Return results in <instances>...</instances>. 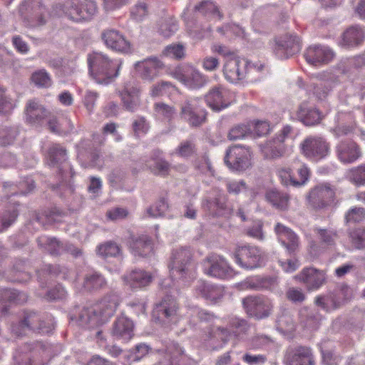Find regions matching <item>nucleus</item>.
<instances>
[{"label": "nucleus", "mask_w": 365, "mask_h": 365, "mask_svg": "<svg viewBox=\"0 0 365 365\" xmlns=\"http://www.w3.org/2000/svg\"><path fill=\"white\" fill-rule=\"evenodd\" d=\"M119 302L117 294H106L98 302L81 311L79 316L81 325L91 329L103 324L114 314Z\"/></svg>", "instance_id": "1"}, {"label": "nucleus", "mask_w": 365, "mask_h": 365, "mask_svg": "<svg viewBox=\"0 0 365 365\" xmlns=\"http://www.w3.org/2000/svg\"><path fill=\"white\" fill-rule=\"evenodd\" d=\"M87 60L91 75L102 84H108L116 78L123 63L120 59H111L101 52L88 54Z\"/></svg>", "instance_id": "2"}, {"label": "nucleus", "mask_w": 365, "mask_h": 365, "mask_svg": "<svg viewBox=\"0 0 365 365\" xmlns=\"http://www.w3.org/2000/svg\"><path fill=\"white\" fill-rule=\"evenodd\" d=\"M54 319L50 314L24 311L19 322L12 326L11 331L17 336L26 335L28 331L48 334L54 329Z\"/></svg>", "instance_id": "3"}, {"label": "nucleus", "mask_w": 365, "mask_h": 365, "mask_svg": "<svg viewBox=\"0 0 365 365\" xmlns=\"http://www.w3.org/2000/svg\"><path fill=\"white\" fill-rule=\"evenodd\" d=\"M170 274L178 278L184 285L189 284L196 277V266L192 261V253L187 247L175 250L169 264Z\"/></svg>", "instance_id": "4"}, {"label": "nucleus", "mask_w": 365, "mask_h": 365, "mask_svg": "<svg viewBox=\"0 0 365 365\" xmlns=\"http://www.w3.org/2000/svg\"><path fill=\"white\" fill-rule=\"evenodd\" d=\"M51 358L50 347L38 341L24 344L14 355L16 365H47Z\"/></svg>", "instance_id": "5"}, {"label": "nucleus", "mask_w": 365, "mask_h": 365, "mask_svg": "<svg viewBox=\"0 0 365 365\" xmlns=\"http://www.w3.org/2000/svg\"><path fill=\"white\" fill-rule=\"evenodd\" d=\"M336 189L329 182H322L312 188L307 197V204L313 210H319L336 205Z\"/></svg>", "instance_id": "6"}, {"label": "nucleus", "mask_w": 365, "mask_h": 365, "mask_svg": "<svg viewBox=\"0 0 365 365\" xmlns=\"http://www.w3.org/2000/svg\"><path fill=\"white\" fill-rule=\"evenodd\" d=\"M19 13L24 16L25 26L29 28L45 25L51 16L40 0H25L19 6Z\"/></svg>", "instance_id": "7"}, {"label": "nucleus", "mask_w": 365, "mask_h": 365, "mask_svg": "<svg viewBox=\"0 0 365 365\" xmlns=\"http://www.w3.org/2000/svg\"><path fill=\"white\" fill-rule=\"evenodd\" d=\"M263 68L264 65L262 63H251L237 55L225 60L223 66V74L227 81L237 83L253 70L260 71Z\"/></svg>", "instance_id": "8"}, {"label": "nucleus", "mask_w": 365, "mask_h": 365, "mask_svg": "<svg viewBox=\"0 0 365 365\" xmlns=\"http://www.w3.org/2000/svg\"><path fill=\"white\" fill-rule=\"evenodd\" d=\"M231 257L240 267L252 270L262 266L264 256L259 247L247 244L236 246Z\"/></svg>", "instance_id": "9"}, {"label": "nucleus", "mask_w": 365, "mask_h": 365, "mask_svg": "<svg viewBox=\"0 0 365 365\" xmlns=\"http://www.w3.org/2000/svg\"><path fill=\"white\" fill-rule=\"evenodd\" d=\"M63 11L70 20L81 22L91 19L97 12V5L93 0H68Z\"/></svg>", "instance_id": "10"}, {"label": "nucleus", "mask_w": 365, "mask_h": 365, "mask_svg": "<svg viewBox=\"0 0 365 365\" xmlns=\"http://www.w3.org/2000/svg\"><path fill=\"white\" fill-rule=\"evenodd\" d=\"M314 238L309 241L311 252L319 254L336 247L339 240V234L332 228H313Z\"/></svg>", "instance_id": "11"}, {"label": "nucleus", "mask_w": 365, "mask_h": 365, "mask_svg": "<svg viewBox=\"0 0 365 365\" xmlns=\"http://www.w3.org/2000/svg\"><path fill=\"white\" fill-rule=\"evenodd\" d=\"M292 167L297 170V175L293 173V169L287 167H279L276 170V175L281 183L285 186L301 187L304 185L310 176L308 167L298 160H294Z\"/></svg>", "instance_id": "12"}, {"label": "nucleus", "mask_w": 365, "mask_h": 365, "mask_svg": "<svg viewBox=\"0 0 365 365\" xmlns=\"http://www.w3.org/2000/svg\"><path fill=\"white\" fill-rule=\"evenodd\" d=\"M251 157L252 153L249 148L235 145L227 150L224 161L230 169L242 171L251 165Z\"/></svg>", "instance_id": "13"}, {"label": "nucleus", "mask_w": 365, "mask_h": 365, "mask_svg": "<svg viewBox=\"0 0 365 365\" xmlns=\"http://www.w3.org/2000/svg\"><path fill=\"white\" fill-rule=\"evenodd\" d=\"M247 314L258 319L268 317L272 311V300L264 295L248 296L242 299Z\"/></svg>", "instance_id": "14"}, {"label": "nucleus", "mask_w": 365, "mask_h": 365, "mask_svg": "<svg viewBox=\"0 0 365 365\" xmlns=\"http://www.w3.org/2000/svg\"><path fill=\"white\" fill-rule=\"evenodd\" d=\"M202 268L206 275L220 279L226 278L231 271L227 259L215 253L208 255L202 260Z\"/></svg>", "instance_id": "15"}, {"label": "nucleus", "mask_w": 365, "mask_h": 365, "mask_svg": "<svg viewBox=\"0 0 365 365\" xmlns=\"http://www.w3.org/2000/svg\"><path fill=\"white\" fill-rule=\"evenodd\" d=\"M302 154L313 161L320 160L329 153V144L321 137L307 138L301 145Z\"/></svg>", "instance_id": "16"}, {"label": "nucleus", "mask_w": 365, "mask_h": 365, "mask_svg": "<svg viewBox=\"0 0 365 365\" xmlns=\"http://www.w3.org/2000/svg\"><path fill=\"white\" fill-rule=\"evenodd\" d=\"M158 352L160 358L155 365H191V359L177 343L171 342Z\"/></svg>", "instance_id": "17"}, {"label": "nucleus", "mask_w": 365, "mask_h": 365, "mask_svg": "<svg viewBox=\"0 0 365 365\" xmlns=\"http://www.w3.org/2000/svg\"><path fill=\"white\" fill-rule=\"evenodd\" d=\"M292 128L290 126H284L275 137L261 146V150L264 158L274 159L282 157L285 151L284 141L290 134Z\"/></svg>", "instance_id": "18"}, {"label": "nucleus", "mask_w": 365, "mask_h": 365, "mask_svg": "<svg viewBox=\"0 0 365 365\" xmlns=\"http://www.w3.org/2000/svg\"><path fill=\"white\" fill-rule=\"evenodd\" d=\"M208 107L215 111H220L227 108L232 102V93L222 86L211 88L205 96Z\"/></svg>", "instance_id": "19"}, {"label": "nucleus", "mask_w": 365, "mask_h": 365, "mask_svg": "<svg viewBox=\"0 0 365 365\" xmlns=\"http://www.w3.org/2000/svg\"><path fill=\"white\" fill-rule=\"evenodd\" d=\"M101 39L106 46L114 51L128 53L131 51L130 42L119 31L108 29L101 33Z\"/></svg>", "instance_id": "20"}, {"label": "nucleus", "mask_w": 365, "mask_h": 365, "mask_svg": "<svg viewBox=\"0 0 365 365\" xmlns=\"http://www.w3.org/2000/svg\"><path fill=\"white\" fill-rule=\"evenodd\" d=\"M300 50V40L296 35L285 34L276 40L274 53L279 58H289Z\"/></svg>", "instance_id": "21"}, {"label": "nucleus", "mask_w": 365, "mask_h": 365, "mask_svg": "<svg viewBox=\"0 0 365 365\" xmlns=\"http://www.w3.org/2000/svg\"><path fill=\"white\" fill-rule=\"evenodd\" d=\"M334 152L338 160L343 164L353 163L361 156L359 145L350 140L339 142L334 148Z\"/></svg>", "instance_id": "22"}, {"label": "nucleus", "mask_w": 365, "mask_h": 365, "mask_svg": "<svg viewBox=\"0 0 365 365\" xmlns=\"http://www.w3.org/2000/svg\"><path fill=\"white\" fill-rule=\"evenodd\" d=\"M179 306L175 299L165 297L153 309V316L159 321L168 322L178 319Z\"/></svg>", "instance_id": "23"}, {"label": "nucleus", "mask_w": 365, "mask_h": 365, "mask_svg": "<svg viewBox=\"0 0 365 365\" xmlns=\"http://www.w3.org/2000/svg\"><path fill=\"white\" fill-rule=\"evenodd\" d=\"M294 278L305 284L309 291L319 289L326 282V274L322 270L305 267Z\"/></svg>", "instance_id": "24"}, {"label": "nucleus", "mask_w": 365, "mask_h": 365, "mask_svg": "<svg viewBox=\"0 0 365 365\" xmlns=\"http://www.w3.org/2000/svg\"><path fill=\"white\" fill-rule=\"evenodd\" d=\"M199 99L187 100L181 106V117L190 125L198 126L205 120V113L200 110Z\"/></svg>", "instance_id": "25"}, {"label": "nucleus", "mask_w": 365, "mask_h": 365, "mask_svg": "<svg viewBox=\"0 0 365 365\" xmlns=\"http://www.w3.org/2000/svg\"><path fill=\"white\" fill-rule=\"evenodd\" d=\"M122 279L125 286L133 290L140 289L150 284L153 274L142 269H134L125 274Z\"/></svg>", "instance_id": "26"}, {"label": "nucleus", "mask_w": 365, "mask_h": 365, "mask_svg": "<svg viewBox=\"0 0 365 365\" xmlns=\"http://www.w3.org/2000/svg\"><path fill=\"white\" fill-rule=\"evenodd\" d=\"M223 289L204 280L197 281L194 287L193 294L199 298L215 303L223 296Z\"/></svg>", "instance_id": "27"}, {"label": "nucleus", "mask_w": 365, "mask_h": 365, "mask_svg": "<svg viewBox=\"0 0 365 365\" xmlns=\"http://www.w3.org/2000/svg\"><path fill=\"white\" fill-rule=\"evenodd\" d=\"M334 56L330 48L322 46H309L304 53L307 61L314 66L329 63L333 59Z\"/></svg>", "instance_id": "28"}, {"label": "nucleus", "mask_w": 365, "mask_h": 365, "mask_svg": "<svg viewBox=\"0 0 365 365\" xmlns=\"http://www.w3.org/2000/svg\"><path fill=\"white\" fill-rule=\"evenodd\" d=\"M277 285L276 278L264 276H252L247 277L242 283L243 289L255 291L272 290Z\"/></svg>", "instance_id": "29"}, {"label": "nucleus", "mask_w": 365, "mask_h": 365, "mask_svg": "<svg viewBox=\"0 0 365 365\" xmlns=\"http://www.w3.org/2000/svg\"><path fill=\"white\" fill-rule=\"evenodd\" d=\"M163 66L158 58H149L135 64V68L140 76L145 80H153Z\"/></svg>", "instance_id": "30"}, {"label": "nucleus", "mask_w": 365, "mask_h": 365, "mask_svg": "<svg viewBox=\"0 0 365 365\" xmlns=\"http://www.w3.org/2000/svg\"><path fill=\"white\" fill-rule=\"evenodd\" d=\"M274 231L279 241L289 252L292 253L297 250L299 237L290 228L278 222L274 227Z\"/></svg>", "instance_id": "31"}, {"label": "nucleus", "mask_w": 365, "mask_h": 365, "mask_svg": "<svg viewBox=\"0 0 365 365\" xmlns=\"http://www.w3.org/2000/svg\"><path fill=\"white\" fill-rule=\"evenodd\" d=\"M28 296L24 292L16 289L0 288V312L4 314L7 312L6 303L21 304L26 302Z\"/></svg>", "instance_id": "32"}, {"label": "nucleus", "mask_w": 365, "mask_h": 365, "mask_svg": "<svg viewBox=\"0 0 365 365\" xmlns=\"http://www.w3.org/2000/svg\"><path fill=\"white\" fill-rule=\"evenodd\" d=\"M133 323L128 317L120 316L113 324L112 334L118 339L129 341L133 336Z\"/></svg>", "instance_id": "33"}, {"label": "nucleus", "mask_w": 365, "mask_h": 365, "mask_svg": "<svg viewBox=\"0 0 365 365\" xmlns=\"http://www.w3.org/2000/svg\"><path fill=\"white\" fill-rule=\"evenodd\" d=\"M356 130L354 116L351 113L339 112L337 115V125L333 129L336 137L347 135Z\"/></svg>", "instance_id": "34"}, {"label": "nucleus", "mask_w": 365, "mask_h": 365, "mask_svg": "<svg viewBox=\"0 0 365 365\" xmlns=\"http://www.w3.org/2000/svg\"><path fill=\"white\" fill-rule=\"evenodd\" d=\"M48 111L36 101L30 100L26 107V121L31 124H41L48 118Z\"/></svg>", "instance_id": "35"}, {"label": "nucleus", "mask_w": 365, "mask_h": 365, "mask_svg": "<svg viewBox=\"0 0 365 365\" xmlns=\"http://www.w3.org/2000/svg\"><path fill=\"white\" fill-rule=\"evenodd\" d=\"M287 365H315L314 356L310 347L299 346L294 349Z\"/></svg>", "instance_id": "36"}, {"label": "nucleus", "mask_w": 365, "mask_h": 365, "mask_svg": "<svg viewBox=\"0 0 365 365\" xmlns=\"http://www.w3.org/2000/svg\"><path fill=\"white\" fill-rule=\"evenodd\" d=\"M34 187V181L30 178H26L24 180L19 182V185L5 182L3 185L2 192L6 197L19 194L25 195L32 191Z\"/></svg>", "instance_id": "37"}, {"label": "nucleus", "mask_w": 365, "mask_h": 365, "mask_svg": "<svg viewBox=\"0 0 365 365\" xmlns=\"http://www.w3.org/2000/svg\"><path fill=\"white\" fill-rule=\"evenodd\" d=\"M365 39V31L363 28L354 26L347 29L342 35V44L347 47L356 46Z\"/></svg>", "instance_id": "38"}, {"label": "nucleus", "mask_w": 365, "mask_h": 365, "mask_svg": "<svg viewBox=\"0 0 365 365\" xmlns=\"http://www.w3.org/2000/svg\"><path fill=\"white\" fill-rule=\"evenodd\" d=\"M297 115L307 125H314L320 123L322 115L316 108H308L306 103L299 106Z\"/></svg>", "instance_id": "39"}, {"label": "nucleus", "mask_w": 365, "mask_h": 365, "mask_svg": "<svg viewBox=\"0 0 365 365\" xmlns=\"http://www.w3.org/2000/svg\"><path fill=\"white\" fill-rule=\"evenodd\" d=\"M230 340V331L227 328L217 327L209 331L208 341L213 349L223 347Z\"/></svg>", "instance_id": "40"}, {"label": "nucleus", "mask_w": 365, "mask_h": 365, "mask_svg": "<svg viewBox=\"0 0 365 365\" xmlns=\"http://www.w3.org/2000/svg\"><path fill=\"white\" fill-rule=\"evenodd\" d=\"M230 339H240L249 329V324L244 319L232 317L229 319L228 328Z\"/></svg>", "instance_id": "41"}, {"label": "nucleus", "mask_w": 365, "mask_h": 365, "mask_svg": "<svg viewBox=\"0 0 365 365\" xmlns=\"http://www.w3.org/2000/svg\"><path fill=\"white\" fill-rule=\"evenodd\" d=\"M48 126L51 132L58 135H67L74 129V125L71 119L63 118L59 121L55 116L49 118Z\"/></svg>", "instance_id": "42"}, {"label": "nucleus", "mask_w": 365, "mask_h": 365, "mask_svg": "<svg viewBox=\"0 0 365 365\" xmlns=\"http://www.w3.org/2000/svg\"><path fill=\"white\" fill-rule=\"evenodd\" d=\"M107 281L105 277L98 272H91L85 275L83 287L88 291L99 290L105 288Z\"/></svg>", "instance_id": "43"}, {"label": "nucleus", "mask_w": 365, "mask_h": 365, "mask_svg": "<svg viewBox=\"0 0 365 365\" xmlns=\"http://www.w3.org/2000/svg\"><path fill=\"white\" fill-rule=\"evenodd\" d=\"M130 248L135 255L146 257L153 252V243L148 237L143 236L133 240Z\"/></svg>", "instance_id": "44"}, {"label": "nucleus", "mask_w": 365, "mask_h": 365, "mask_svg": "<svg viewBox=\"0 0 365 365\" xmlns=\"http://www.w3.org/2000/svg\"><path fill=\"white\" fill-rule=\"evenodd\" d=\"M120 96L125 108L133 110L139 103V90L136 88L125 87L120 91Z\"/></svg>", "instance_id": "45"}, {"label": "nucleus", "mask_w": 365, "mask_h": 365, "mask_svg": "<svg viewBox=\"0 0 365 365\" xmlns=\"http://www.w3.org/2000/svg\"><path fill=\"white\" fill-rule=\"evenodd\" d=\"M267 200L276 208L284 210L289 207V196L277 190H269L266 193Z\"/></svg>", "instance_id": "46"}, {"label": "nucleus", "mask_w": 365, "mask_h": 365, "mask_svg": "<svg viewBox=\"0 0 365 365\" xmlns=\"http://www.w3.org/2000/svg\"><path fill=\"white\" fill-rule=\"evenodd\" d=\"M207 77L192 68H187V79L185 86L192 88H199L207 83Z\"/></svg>", "instance_id": "47"}, {"label": "nucleus", "mask_w": 365, "mask_h": 365, "mask_svg": "<svg viewBox=\"0 0 365 365\" xmlns=\"http://www.w3.org/2000/svg\"><path fill=\"white\" fill-rule=\"evenodd\" d=\"M314 302L317 306L327 312L340 307V302L334 294L318 295L315 297Z\"/></svg>", "instance_id": "48"}, {"label": "nucleus", "mask_w": 365, "mask_h": 365, "mask_svg": "<svg viewBox=\"0 0 365 365\" xmlns=\"http://www.w3.org/2000/svg\"><path fill=\"white\" fill-rule=\"evenodd\" d=\"M18 215L16 205L9 207L4 212H0V232L8 229L15 222Z\"/></svg>", "instance_id": "49"}, {"label": "nucleus", "mask_w": 365, "mask_h": 365, "mask_svg": "<svg viewBox=\"0 0 365 365\" xmlns=\"http://www.w3.org/2000/svg\"><path fill=\"white\" fill-rule=\"evenodd\" d=\"M37 242L41 247L52 255H58L62 249V245L56 238H51L45 235L39 237Z\"/></svg>", "instance_id": "50"}, {"label": "nucleus", "mask_w": 365, "mask_h": 365, "mask_svg": "<svg viewBox=\"0 0 365 365\" xmlns=\"http://www.w3.org/2000/svg\"><path fill=\"white\" fill-rule=\"evenodd\" d=\"M97 253L103 258L116 257L120 253V248L115 242L109 241L99 245Z\"/></svg>", "instance_id": "51"}, {"label": "nucleus", "mask_w": 365, "mask_h": 365, "mask_svg": "<svg viewBox=\"0 0 365 365\" xmlns=\"http://www.w3.org/2000/svg\"><path fill=\"white\" fill-rule=\"evenodd\" d=\"M252 130H251V125L247 124H239L232 127L228 134L227 138L230 140H237L243 139L247 135L252 134Z\"/></svg>", "instance_id": "52"}, {"label": "nucleus", "mask_w": 365, "mask_h": 365, "mask_svg": "<svg viewBox=\"0 0 365 365\" xmlns=\"http://www.w3.org/2000/svg\"><path fill=\"white\" fill-rule=\"evenodd\" d=\"M148 166L151 172L156 175L165 177L169 174L170 168L168 162L161 158H154L149 161Z\"/></svg>", "instance_id": "53"}, {"label": "nucleus", "mask_w": 365, "mask_h": 365, "mask_svg": "<svg viewBox=\"0 0 365 365\" xmlns=\"http://www.w3.org/2000/svg\"><path fill=\"white\" fill-rule=\"evenodd\" d=\"M349 237L355 249H365V227L352 230L349 233Z\"/></svg>", "instance_id": "54"}, {"label": "nucleus", "mask_w": 365, "mask_h": 365, "mask_svg": "<svg viewBox=\"0 0 365 365\" xmlns=\"http://www.w3.org/2000/svg\"><path fill=\"white\" fill-rule=\"evenodd\" d=\"M195 9L205 16H217L218 19L222 18V15L217 6L211 1H203L200 4L195 6Z\"/></svg>", "instance_id": "55"}, {"label": "nucleus", "mask_w": 365, "mask_h": 365, "mask_svg": "<svg viewBox=\"0 0 365 365\" xmlns=\"http://www.w3.org/2000/svg\"><path fill=\"white\" fill-rule=\"evenodd\" d=\"M348 178L349 181L356 186L365 185V164L351 169Z\"/></svg>", "instance_id": "56"}, {"label": "nucleus", "mask_w": 365, "mask_h": 365, "mask_svg": "<svg viewBox=\"0 0 365 365\" xmlns=\"http://www.w3.org/2000/svg\"><path fill=\"white\" fill-rule=\"evenodd\" d=\"M153 108L155 115L163 120L170 121L175 114V108L164 103H156Z\"/></svg>", "instance_id": "57"}, {"label": "nucleus", "mask_w": 365, "mask_h": 365, "mask_svg": "<svg viewBox=\"0 0 365 365\" xmlns=\"http://www.w3.org/2000/svg\"><path fill=\"white\" fill-rule=\"evenodd\" d=\"M48 156L52 165L60 161H65L66 150L59 144H53L48 149Z\"/></svg>", "instance_id": "58"}, {"label": "nucleus", "mask_w": 365, "mask_h": 365, "mask_svg": "<svg viewBox=\"0 0 365 365\" xmlns=\"http://www.w3.org/2000/svg\"><path fill=\"white\" fill-rule=\"evenodd\" d=\"M31 81L38 87L48 88L51 85V79L46 70H39L33 73Z\"/></svg>", "instance_id": "59"}, {"label": "nucleus", "mask_w": 365, "mask_h": 365, "mask_svg": "<svg viewBox=\"0 0 365 365\" xmlns=\"http://www.w3.org/2000/svg\"><path fill=\"white\" fill-rule=\"evenodd\" d=\"M346 222H361L365 220V208L362 207H352L345 215Z\"/></svg>", "instance_id": "60"}, {"label": "nucleus", "mask_w": 365, "mask_h": 365, "mask_svg": "<svg viewBox=\"0 0 365 365\" xmlns=\"http://www.w3.org/2000/svg\"><path fill=\"white\" fill-rule=\"evenodd\" d=\"M163 54L167 57L182 59L185 56V47L179 43L170 44L165 47Z\"/></svg>", "instance_id": "61"}, {"label": "nucleus", "mask_w": 365, "mask_h": 365, "mask_svg": "<svg viewBox=\"0 0 365 365\" xmlns=\"http://www.w3.org/2000/svg\"><path fill=\"white\" fill-rule=\"evenodd\" d=\"M24 268L25 262L21 260L14 266V278L12 279L14 282L23 283L30 279L31 275L28 272L24 271Z\"/></svg>", "instance_id": "62"}, {"label": "nucleus", "mask_w": 365, "mask_h": 365, "mask_svg": "<svg viewBox=\"0 0 365 365\" xmlns=\"http://www.w3.org/2000/svg\"><path fill=\"white\" fill-rule=\"evenodd\" d=\"M150 350L151 348L148 344H138L130 351L129 359L132 361H138L145 356Z\"/></svg>", "instance_id": "63"}, {"label": "nucleus", "mask_w": 365, "mask_h": 365, "mask_svg": "<svg viewBox=\"0 0 365 365\" xmlns=\"http://www.w3.org/2000/svg\"><path fill=\"white\" fill-rule=\"evenodd\" d=\"M133 130L136 136L146 134L150 129L149 122L145 117L138 116L133 122Z\"/></svg>", "instance_id": "64"}]
</instances>
